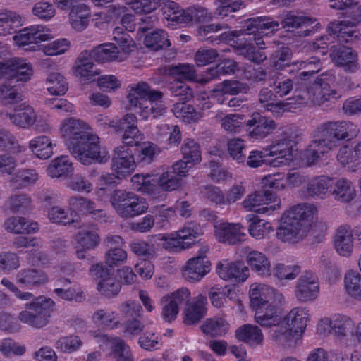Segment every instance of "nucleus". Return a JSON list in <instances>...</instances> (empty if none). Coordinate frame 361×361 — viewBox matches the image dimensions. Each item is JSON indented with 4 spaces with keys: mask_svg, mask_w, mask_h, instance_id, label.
I'll use <instances>...</instances> for the list:
<instances>
[{
    "mask_svg": "<svg viewBox=\"0 0 361 361\" xmlns=\"http://www.w3.org/2000/svg\"><path fill=\"white\" fill-rule=\"evenodd\" d=\"M317 209L313 204H303L292 207L281 217L276 236L282 242L295 243L302 240L317 219Z\"/></svg>",
    "mask_w": 361,
    "mask_h": 361,
    "instance_id": "nucleus-1",
    "label": "nucleus"
},
{
    "mask_svg": "<svg viewBox=\"0 0 361 361\" xmlns=\"http://www.w3.org/2000/svg\"><path fill=\"white\" fill-rule=\"evenodd\" d=\"M128 95V102L143 120L150 116L159 119L166 116L167 107L162 100L164 94L161 91L152 89L146 82L133 84Z\"/></svg>",
    "mask_w": 361,
    "mask_h": 361,
    "instance_id": "nucleus-2",
    "label": "nucleus"
},
{
    "mask_svg": "<svg viewBox=\"0 0 361 361\" xmlns=\"http://www.w3.org/2000/svg\"><path fill=\"white\" fill-rule=\"evenodd\" d=\"M279 26V23L271 18H257L247 20V28L243 32V39L245 44L238 46V54L254 63L263 62L267 59V56L264 52L256 50L254 44L258 47L259 49H264L265 43L262 39L264 30H275Z\"/></svg>",
    "mask_w": 361,
    "mask_h": 361,
    "instance_id": "nucleus-3",
    "label": "nucleus"
},
{
    "mask_svg": "<svg viewBox=\"0 0 361 361\" xmlns=\"http://www.w3.org/2000/svg\"><path fill=\"white\" fill-rule=\"evenodd\" d=\"M335 76L330 72L319 75L312 85L305 90H295L293 99L298 104H312L321 106L341 97V94L334 88Z\"/></svg>",
    "mask_w": 361,
    "mask_h": 361,
    "instance_id": "nucleus-4",
    "label": "nucleus"
},
{
    "mask_svg": "<svg viewBox=\"0 0 361 361\" xmlns=\"http://www.w3.org/2000/svg\"><path fill=\"white\" fill-rule=\"evenodd\" d=\"M309 318V310L298 307L292 309L282 319L280 326L271 331V338L281 344L295 341L305 331Z\"/></svg>",
    "mask_w": 361,
    "mask_h": 361,
    "instance_id": "nucleus-5",
    "label": "nucleus"
},
{
    "mask_svg": "<svg viewBox=\"0 0 361 361\" xmlns=\"http://www.w3.org/2000/svg\"><path fill=\"white\" fill-rule=\"evenodd\" d=\"M68 150L84 165L94 161L104 163L109 159V153L106 150L101 151L99 137L92 133L83 135L82 140Z\"/></svg>",
    "mask_w": 361,
    "mask_h": 361,
    "instance_id": "nucleus-6",
    "label": "nucleus"
},
{
    "mask_svg": "<svg viewBox=\"0 0 361 361\" xmlns=\"http://www.w3.org/2000/svg\"><path fill=\"white\" fill-rule=\"evenodd\" d=\"M111 203L117 214L128 219L145 213L148 209L145 200L133 192L116 190L111 197Z\"/></svg>",
    "mask_w": 361,
    "mask_h": 361,
    "instance_id": "nucleus-7",
    "label": "nucleus"
},
{
    "mask_svg": "<svg viewBox=\"0 0 361 361\" xmlns=\"http://www.w3.org/2000/svg\"><path fill=\"white\" fill-rule=\"evenodd\" d=\"M54 305V302L50 298L38 297L26 305L28 310L21 311L18 314V319L32 328H43L49 323Z\"/></svg>",
    "mask_w": 361,
    "mask_h": 361,
    "instance_id": "nucleus-8",
    "label": "nucleus"
},
{
    "mask_svg": "<svg viewBox=\"0 0 361 361\" xmlns=\"http://www.w3.org/2000/svg\"><path fill=\"white\" fill-rule=\"evenodd\" d=\"M314 132L332 148L333 141L352 140L357 136L360 130L357 125L348 121H336L320 124Z\"/></svg>",
    "mask_w": 361,
    "mask_h": 361,
    "instance_id": "nucleus-9",
    "label": "nucleus"
},
{
    "mask_svg": "<svg viewBox=\"0 0 361 361\" xmlns=\"http://www.w3.org/2000/svg\"><path fill=\"white\" fill-rule=\"evenodd\" d=\"M298 130L293 128L283 131L276 143L267 148L270 166L280 167L289 164L293 159V146L298 142Z\"/></svg>",
    "mask_w": 361,
    "mask_h": 361,
    "instance_id": "nucleus-10",
    "label": "nucleus"
},
{
    "mask_svg": "<svg viewBox=\"0 0 361 361\" xmlns=\"http://www.w3.org/2000/svg\"><path fill=\"white\" fill-rule=\"evenodd\" d=\"M245 209L259 214H270L279 209L281 200L269 190H262L249 195L242 202Z\"/></svg>",
    "mask_w": 361,
    "mask_h": 361,
    "instance_id": "nucleus-11",
    "label": "nucleus"
},
{
    "mask_svg": "<svg viewBox=\"0 0 361 361\" xmlns=\"http://www.w3.org/2000/svg\"><path fill=\"white\" fill-rule=\"evenodd\" d=\"M91 275L99 279L97 290L101 294L107 298H111L118 294L121 283L114 276L113 269L104 267L102 264H96L91 267Z\"/></svg>",
    "mask_w": 361,
    "mask_h": 361,
    "instance_id": "nucleus-12",
    "label": "nucleus"
},
{
    "mask_svg": "<svg viewBox=\"0 0 361 361\" xmlns=\"http://www.w3.org/2000/svg\"><path fill=\"white\" fill-rule=\"evenodd\" d=\"M319 293V282L317 275L311 271H305L298 279L294 295L302 302L314 300Z\"/></svg>",
    "mask_w": 361,
    "mask_h": 361,
    "instance_id": "nucleus-13",
    "label": "nucleus"
},
{
    "mask_svg": "<svg viewBox=\"0 0 361 361\" xmlns=\"http://www.w3.org/2000/svg\"><path fill=\"white\" fill-rule=\"evenodd\" d=\"M245 130L248 135L254 140H262L271 134L276 128L277 124L271 118L254 112L244 121Z\"/></svg>",
    "mask_w": 361,
    "mask_h": 361,
    "instance_id": "nucleus-14",
    "label": "nucleus"
},
{
    "mask_svg": "<svg viewBox=\"0 0 361 361\" xmlns=\"http://www.w3.org/2000/svg\"><path fill=\"white\" fill-rule=\"evenodd\" d=\"M250 305L253 310L269 302H283V295L275 288L265 284L254 283L250 288Z\"/></svg>",
    "mask_w": 361,
    "mask_h": 361,
    "instance_id": "nucleus-15",
    "label": "nucleus"
},
{
    "mask_svg": "<svg viewBox=\"0 0 361 361\" xmlns=\"http://www.w3.org/2000/svg\"><path fill=\"white\" fill-rule=\"evenodd\" d=\"M207 246L202 247L197 256L188 260L183 269V276L188 281H198L209 271V263L206 260Z\"/></svg>",
    "mask_w": 361,
    "mask_h": 361,
    "instance_id": "nucleus-16",
    "label": "nucleus"
},
{
    "mask_svg": "<svg viewBox=\"0 0 361 361\" xmlns=\"http://www.w3.org/2000/svg\"><path fill=\"white\" fill-rule=\"evenodd\" d=\"M214 234L219 242L234 245L245 240L246 234L240 224L223 222L214 226Z\"/></svg>",
    "mask_w": 361,
    "mask_h": 361,
    "instance_id": "nucleus-17",
    "label": "nucleus"
},
{
    "mask_svg": "<svg viewBox=\"0 0 361 361\" xmlns=\"http://www.w3.org/2000/svg\"><path fill=\"white\" fill-rule=\"evenodd\" d=\"M112 171L118 178L129 176L135 169V162L132 153L126 146H118L114 149Z\"/></svg>",
    "mask_w": 361,
    "mask_h": 361,
    "instance_id": "nucleus-18",
    "label": "nucleus"
},
{
    "mask_svg": "<svg viewBox=\"0 0 361 361\" xmlns=\"http://www.w3.org/2000/svg\"><path fill=\"white\" fill-rule=\"evenodd\" d=\"M216 271L221 279L233 282H243L249 276L248 268L240 261L224 259L217 263Z\"/></svg>",
    "mask_w": 361,
    "mask_h": 361,
    "instance_id": "nucleus-19",
    "label": "nucleus"
},
{
    "mask_svg": "<svg viewBox=\"0 0 361 361\" xmlns=\"http://www.w3.org/2000/svg\"><path fill=\"white\" fill-rule=\"evenodd\" d=\"M190 293L188 288H182L162 300L164 303L161 317L166 322L174 321L179 312V305L188 302Z\"/></svg>",
    "mask_w": 361,
    "mask_h": 361,
    "instance_id": "nucleus-20",
    "label": "nucleus"
},
{
    "mask_svg": "<svg viewBox=\"0 0 361 361\" xmlns=\"http://www.w3.org/2000/svg\"><path fill=\"white\" fill-rule=\"evenodd\" d=\"M87 129L88 126L80 119L68 118L63 121L61 132L68 149L82 140L83 135L90 133Z\"/></svg>",
    "mask_w": 361,
    "mask_h": 361,
    "instance_id": "nucleus-21",
    "label": "nucleus"
},
{
    "mask_svg": "<svg viewBox=\"0 0 361 361\" xmlns=\"http://www.w3.org/2000/svg\"><path fill=\"white\" fill-rule=\"evenodd\" d=\"M283 302H269L254 310L255 322L264 327L280 326L282 323V314L280 305Z\"/></svg>",
    "mask_w": 361,
    "mask_h": 361,
    "instance_id": "nucleus-22",
    "label": "nucleus"
},
{
    "mask_svg": "<svg viewBox=\"0 0 361 361\" xmlns=\"http://www.w3.org/2000/svg\"><path fill=\"white\" fill-rule=\"evenodd\" d=\"M328 32L339 44H344L355 41L358 37L355 23L350 20L331 22Z\"/></svg>",
    "mask_w": 361,
    "mask_h": 361,
    "instance_id": "nucleus-23",
    "label": "nucleus"
},
{
    "mask_svg": "<svg viewBox=\"0 0 361 361\" xmlns=\"http://www.w3.org/2000/svg\"><path fill=\"white\" fill-rule=\"evenodd\" d=\"M6 78L20 82H27L33 75L32 66L26 60L20 58H13L6 61Z\"/></svg>",
    "mask_w": 361,
    "mask_h": 361,
    "instance_id": "nucleus-24",
    "label": "nucleus"
},
{
    "mask_svg": "<svg viewBox=\"0 0 361 361\" xmlns=\"http://www.w3.org/2000/svg\"><path fill=\"white\" fill-rule=\"evenodd\" d=\"M45 27L42 25H35L20 30L13 37L15 44L23 47L30 44H37L49 39V34L44 32Z\"/></svg>",
    "mask_w": 361,
    "mask_h": 361,
    "instance_id": "nucleus-25",
    "label": "nucleus"
},
{
    "mask_svg": "<svg viewBox=\"0 0 361 361\" xmlns=\"http://www.w3.org/2000/svg\"><path fill=\"white\" fill-rule=\"evenodd\" d=\"M312 137L313 140L309 144L302 155V160L309 166L317 164L324 154L331 149L329 143L319 137H317L314 131Z\"/></svg>",
    "mask_w": 361,
    "mask_h": 361,
    "instance_id": "nucleus-26",
    "label": "nucleus"
},
{
    "mask_svg": "<svg viewBox=\"0 0 361 361\" xmlns=\"http://www.w3.org/2000/svg\"><path fill=\"white\" fill-rule=\"evenodd\" d=\"M76 243L77 257L84 259L85 252L95 248L99 243L100 238L97 233L90 228H82L74 237Z\"/></svg>",
    "mask_w": 361,
    "mask_h": 361,
    "instance_id": "nucleus-27",
    "label": "nucleus"
},
{
    "mask_svg": "<svg viewBox=\"0 0 361 361\" xmlns=\"http://www.w3.org/2000/svg\"><path fill=\"white\" fill-rule=\"evenodd\" d=\"M16 281L26 288L40 287L48 283L49 277L41 269L27 268L20 269L18 272Z\"/></svg>",
    "mask_w": 361,
    "mask_h": 361,
    "instance_id": "nucleus-28",
    "label": "nucleus"
},
{
    "mask_svg": "<svg viewBox=\"0 0 361 361\" xmlns=\"http://www.w3.org/2000/svg\"><path fill=\"white\" fill-rule=\"evenodd\" d=\"M315 22L316 20L312 18L296 15L294 13L290 12L282 20L281 24L283 28L288 31L293 30L294 29L305 28L302 35L308 36L312 32V30L319 24L316 23L315 25H313Z\"/></svg>",
    "mask_w": 361,
    "mask_h": 361,
    "instance_id": "nucleus-29",
    "label": "nucleus"
},
{
    "mask_svg": "<svg viewBox=\"0 0 361 361\" xmlns=\"http://www.w3.org/2000/svg\"><path fill=\"white\" fill-rule=\"evenodd\" d=\"M207 298L199 295L193 301L188 303L184 310V323L188 325L198 322L206 314Z\"/></svg>",
    "mask_w": 361,
    "mask_h": 361,
    "instance_id": "nucleus-30",
    "label": "nucleus"
},
{
    "mask_svg": "<svg viewBox=\"0 0 361 361\" xmlns=\"http://www.w3.org/2000/svg\"><path fill=\"white\" fill-rule=\"evenodd\" d=\"M235 335L238 341L253 347L262 345L264 341V335L260 328L250 324L238 327Z\"/></svg>",
    "mask_w": 361,
    "mask_h": 361,
    "instance_id": "nucleus-31",
    "label": "nucleus"
},
{
    "mask_svg": "<svg viewBox=\"0 0 361 361\" xmlns=\"http://www.w3.org/2000/svg\"><path fill=\"white\" fill-rule=\"evenodd\" d=\"M246 262L251 270L258 276L267 277L271 276V264L265 254L252 250L247 253Z\"/></svg>",
    "mask_w": 361,
    "mask_h": 361,
    "instance_id": "nucleus-32",
    "label": "nucleus"
},
{
    "mask_svg": "<svg viewBox=\"0 0 361 361\" xmlns=\"http://www.w3.org/2000/svg\"><path fill=\"white\" fill-rule=\"evenodd\" d=\"M4 228L16 234L32 233L39 230V225L35 221H30L22 216H11L6 219Z\"/></svg>",
    "mask_w": 361,
    "mask_h": 361,
    "instance_id": "nucleus-33",
    "label": "nucleus"
},
{
    "mask_svg": "<svg viewBox=\"0 0 361 361\" xmlns=\"http://www.w3.org/2000/svg\"><path fill=\"white\" fill-rule=\"evenodd\" d=\"M90 16V8L85 4H79L72 6L69 13V22L75 30L80 32L87 27Z\"/></svg>",
    "mask_w": 361,
    "mask_h": 361,
    "instance_id": "nucleus-34",
    "label": "nucleus"
},
{
    "mask_svg": "<svg viewBox=\"0 0 361 361\" xmlns=\"http://www.w3.org/2000/svg\"><path fill=\"white\" fill-rule=\"evenodd\" d=\"M245 220L249 223L247 230L250 235L257 240L265 238L274 231V228L269 222L259 219L255 214H247Z\"/></svg>",
    "mask_w": 361,
    "mask_h": 361,
    "instance_id": "nucleus-35",
    "label": "nucleus"
},
{
    "mask_svg": "<svg viewBox=\"0 0 361 361\" xmlns=\"http://www.w3.org/2000/svg\"><path fill=\"white\" fill-rule=\"evenodd\" d=\"M353 234L345 226H341L337 230L335 238L336 252L343 257H350L353 250Z\"/></svg>",
    "mask_w": 361,
    "mask_h": 361,
    "instance_id": "nucleus-36",
    "label": "nucleus"
},
{
    "mask_svg": "<svg viewBox=\"0 0 361 361\" xmlns=\"http://www.w3.org/2000/svg\"><path fill=\"white\" fill-rule=\"evenodd\" d=\"M334 185V180L319 176L312 178L307 185V193L312 197L324 199Z\"/></svg>",
    "mask_w": 361,
    "mask_h": 361,
    "instance_id": "nucleus-37",
    "label": "nucleus"
},
{
    "mask_svg": "<svg viewBox=\"0 0 361 361\" xmlns=\"http://www.w3.org/2000/svg\"><path fill=\"white\" fill-rule=\"evenodd\" d=\"M47 171L52 178H66L73 171V164L68 156L62 155L51 161Z\"/></svg>",
    "mask_w": 361,
    "mask_h": 361,
    "instance_id": "nucleus-38",
    "label": "nucleus"
},
{
    "mask_svg": "<svg viewBox=\"0 0 361 361\" xmlns=\"http://www.w3.org/2000/svg\"><path fill=\"white\" fill-rule=\"evenodd\" d=\"M22 25V17L17 13L8 10L0 12V36L15 33Z\"/></svg>",
    "mask_w": 361,
    "mask_h": 361,
    "instance_id": "nucleus-39",
    "label": "nucleus"
},
{
    "mask_svg": "<svg viewBox=\"0 0 361 361\" xmlns=\"http://www.w3.org/2000/svg\"><path fill=\"white\" fill-rule=\"evenodd\" d=\"M39 177V173L35 169H22L13 175L9 182L13 188L23 189L35 184Z\"/></svg>",
    "mask_w": 361,
    "mask_h": 361,
    "instance_id": "nucleus-40",
    "label": "nucleus"
},
{
    "mask_svg": "<svg viewBox=\"0 0 361 361\" xmlns=\"http://www.w3.org/2000/svg\"><path fill=\"white\" fill-rule=\"evenodd\" d=\"M238 70V65L235 61L231 59H226L215 67L209 68L205 74L202 75L201 82L206 84L219 78L221 75L234 74Z\"/></svg>",
    "mask_w": 361,
    "mask_h": 361,
    "instance_id": "nucleus-41",
    "label": "nucleus"
},
{
    "mask_svg": "<svg viewBox=\"0 0 361 361\" xmlns=\"http://www.w3.org/2000/svg\"><path fill=\"white\" fill-rule=\"evenodd\" d=\"M155 242H162L161 247L169 252H180L190 247L192 243L180 240L176 233L157 234L152 236Z\"/></svg>",
    "mask_w": 361,
    "mask_h": 361,
    "instance_id": "nucleus-42",
    "label": "nucleus"
},
{
    "mask_svg": "<svg viewBox=\"0 0 361 361\" xmlns=\"http://www.w3.org/2000/svg\"><path fill=\"white\" fill-rule=\"evenodd\" d=\"M51 140L45 135L34 137L29 142V148L31 152L41 159H47L53 154Z\"/></svg>",
    "mask_w": 361,
    "mask_h": 361,
    "instance_id": "nucleus-43",
    "label": "nucleus"
},
{
    "mask_svg": "<svg viewBox=\"0 0 361 361\" xmlns=\"http://www.w3.org/2000/svg\"><path fill=\"white\" fill-rule=\"evenodd\" d=\"M332 56L335 63L343 66L345 71L353 73L357 70V55L351 49L345 47L334 51Z\"/></svg>",
    "mask_w": 361,
    "mask_h": 361,
    "instance_id": "nucleus-44",
    "label": "nucleus"
},
{
    "mask_svg": "<svg viewBox=\"0 0 361 361\" xmlns=\"http://www.w3.org/2000/svg\"><path fill=\"white\" fill-rule=\"evenodd\" d=\"M94 59L88 51H82L78 57L74 66L75 73L80 77H87L92 79V77L97 74V71L94 68Z\"/></svg>",
    "mask_w": 361,
    "mask_h": 361,
    "instance_id": "nucleus-45",
    "label": "nucleus"
},
{
    "mask_svg": "<svg viewBox=\"0 0 361 361\" xmlns=\"http://www.w3.org/2000/svg\"><path fill=\"white\" fill-rule=\"evenodd\" d=\"M118 317V313L116 311L109 308H102L93 313L92 320L94 324L113 329L120 325Z\"/></svg>",
    "mask_w": 361,
    "mask_h": 361,
    "instance_id": "nucleus-46",
    "label": "nucleus"
},
{
    "mask_svg": "<svg viewBox=\"0 0 361 361\" xmlns=\"http://www.w3.org/2000/svg\"><path fill=\"white\" fill-rule=\"evenodd\" d=\"M291 66L299 71L304 69L298 73V77L302 80H305L320 71L322 62L318 58L313 56L305 61H295L291 64Z\"/></svg>",
    "mask_w": 361,
    "mask_h": 361,
    "instance_id": "nucleus-47",
    "label": "nucleus"
},
{
    "mask_svg": "<svg viewBox=\"0 0 361 361\" xmlns=\"http://www.w3.org/2000/svg\"><path fill=\"white\" fill-rule=\"evenodd\" d=\"M11 123L22 128H28L35 123V112L29 106H24L18 111L8 114Z\"/></svg>",
    "mask_w": 361,
    "mask_h": 361,
    "instance_id": "nucleus-48",
    "label": "nucleus"
},
{
    "mask_svg": "<svg viewBox=\"0 0 361 361\" xmlns=\"http://www.w3.org/2000/svg\"><path fill=\"white\" fill-rule=\"evenodd\" d=\"M110 356L113 361H134L128 345L118 337L114 338L111 341Z\"/></svg>",
    "mask_w": 361,
    "mask_h": 361,
    "instance_id": "nucleus-49",
    "label": "nucleus"
},
{
    "mask_svg": "<svg viewBox=\"0 0 361 361\" xmlns=\"http://www.w3.org/2000/svg\"><path fill=\"white\" fill-rule=\"evenodd\" d=\"M201 329L204 334L212 337L222 336L228 332L229 324L223 318L214 317L207 319Z\"/></svg>",
    "mask_w": 361,
    "mask_h": 361,
    "instance_id": "nucleus-50",
    "label": "nucleus"
},
{
    "mask_svg": "<svg viewBox=\"0 0 361 361\" xmlns=\"http://www.w3.org/2000/svg\"><path fill=\"white\" fill-rule=\"evenodd\" d=\"M216 119L221 123V127L228 132L235 133L239 130L244 123L245 116L240 114H231L226 115L219 111L216 114Z\"/></svg>",
    "mask_w": 361,
    "mask_h": 361,
    "instance_id": "nucleus-51",
    "label": "nucleus"
},
{
    "mask_svg": "<svg viewBox=\"0 0 361 361\" xmlns=\"http://www.w3.org/2000/svg\"><path fill=\"white\" fill-rule=\"evenodd\" d=\"M6 205L13 213L25 214L31 209L32 200L30 197L27 194H15L9 197Z\"/></svg>",
    "mask_w": 361,
    "mask_h": 361,
    "instance_id": "nucleus-52",
    "label": "nucleus"
},
{
    "mask_svg": "<svg viewBox=\"0 0 361 361\" xmlns=\"http://www.w3.org/2000/svg\"><path fill=\"white\" fill-rule=\"evenodd\" d=\"M92 58L101 63L109 62L118 58V48L113 44H102L89 51Z\"/></svg>",
    "mask_w": 361,
    "mask_h": 361,
    "instance_id": "nucleus-53",
    "label": "nucleus"
},
{
    "mask_svg": "<svg viewBox=\"0 0 361 361\" xmlns=\"http://www.w3.org/2000/svg\"><path fill=\"white\" fill-rule=\"evenodd\" d=\"M334 185L333 194L337 200L348 202L355 198V190L347 179H339L336 183L334 182Z\"/></svg>",
    "mask_w": 361,
    "mask_h": 361,
    "instance_id": "nucleus-54",
    "label": "nucleus"
},
{
    "mask_svg": "<svg viewBox=\"0 0 361 361\" xmlns=\"http://www.w3.org/2000/svg\"><path fill=\"white\" fill-rule=\"evenodd\" d=\"M103 118L98 120V122H101L100 125L108 126L110 128H114L116 132L126 130V129L137 127V117L133 114H127L123 117L118 120H110L106 117L104 118V122H102Z\"/></svg>",
    "mask_w": 361,
    "mask_h": 361,
    "instance_id": "nucleus-55",
    "label": "nucleus"
},
{
    "mask_svg": "<svg viewBox=\"0 0 361 361\" xmlns=\"http://www.w3.org/2000/svg\"><path fill=\"white\" fill-rule=\"evenodd\" d=\"M0 149L18 154L26 150L25 146L20 145L15 136L6 129H0Z\"/></svg>",
    "mask_w": 361,
    "mask_h": 361,
    "instance_id": "nucleus-56",
    "label": "nucleus"
},
{
    "mask_svg": "<svg viewBox=\"0 0 361 361\" xmlns=\"http://www.w3.org/2000/svg\"><path fill=\"white\" fill-rule=\"evenodd\" d=\"M144 43L147 47L154 51L171 45L168 35L163 30H157L147 35L145 37Z\"/></svg>",
    "mask_w": 361,
    "mask_h": 361,
    "instance_id": "nucleus-57",
    "label": "nucleus"
},
{
    "mask_svg": "<svg viewBox=\"0 0 361 361\" xmlns=\"http://www.w3.org/2000/svg\"><path fill=\"white\" fill-rule=\"evenodd\" d=\"M47 90L53 95H63L68 90L65 78L59 73H51L46 80Z\"/></svg>",
    "mask_w": 361,
    "mask_h": 361,
    "instance_id": "nucleus-58",
    "label": "nucleus"
},
{
    "mask_svg": "<svg viewBox=\"0 0 361 361\" xmlns=\"http://www.w3.org/2000/svg\"><path fill=\"white\" fill-rule=\"evenodd\" d=\"M181 152L183 158L196 164L201 161V151L199 144L194 140L186 138L181 146Z\"/></svg>",
    "mask_w": 361,
    "mask_h": 361,
    "instance_id": "nucleus-59",
    "label": "nucleus"
},
{
    "mask_svg": "<svg viewBox=\"0 0 361 361\" xmlns=\"http://www.w3.org/2000/svg\"><path fill=\"white\" fill-rule=\"evenodd\" d=\"M130 250L137 257L147 259H153L157 255L154 245L145 240H135L130 244Z\"/></svg>",
    "mask_w": 361,
    "mask_h": 361,
    "instance_id": "nucleus-60",
    "label": "nucleus"
},
{
    "mask_svg": "<svg viewBox=\"0 0 361 361\" xmlns=\"http://www.w3.org/2000/svg\"><path fill=\"white\" fill-rule=\"evenodd\" d=\"M56 13L54 5L49 1H38L32 8V15L43 21H49L55 16Z\"/></svg>",
    "mask_w": 361,
    "mask_h": 361,
    "instance_id": "nucleus-61",
    "label": "nucleus"
},
{
    "mask_svg": "<svg viewBox=\"0 0 361 361\" xmlns=\"http://www.w3.org/2000/svg\"><path fill=\"white\" fill-rule=\"evenodd\" d=\"M83 343L76 335H70L60 338L56 342L55 347L64 353H72L78 351Z\"/></svg>",
    "mask_w": 361,
    "mask_h": 361,
    "instance_id": "nucleus-62",
    "label": "nucleus"
},
{
    "mask_svg": "<svg viewBox=\"0 0 361 361\" xmlns=\"http://www.w3.org/2000/svg\"><path fill=\"white\" fill-rule=\"evenodd\" d=\"M228 152L237 163H244L246 160V144L240 138H232L228 142Z\"/></svg>",
    "mask_w": 361,
    "mask_h": 361,
    "instance_id": "nucleus-63",
    "label": "nucleus"
},
{
    "mask_svg": "<svg viewBox=\"0 0 361 361\" xmlns=\"http://www.w3.org/2000/svg\"><path fill=\"white\" fill-rule=\"evenodd\" d=\"M158 185L164 191H173L180 186V179L171 170L162 171L157 179Z\"/></svg>",
    "mask_w": 361,
    "mask_h": 361,
    "instance_id": "nucleus-64",
    "label": "nucleus"
}]
</instances>
